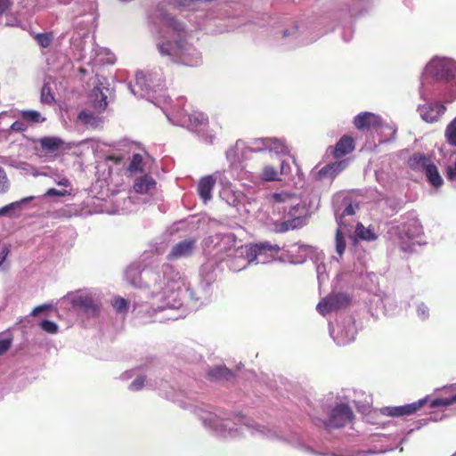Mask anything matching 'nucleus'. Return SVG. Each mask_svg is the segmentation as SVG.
Here are the masks:
<instances>
[{
	"label": "nucleus",
	"instance_id": "20e7f679",
	"mask_svg": "<svg viewBox=\"0 0 456 456\" xmlns=\"http://www.w3.org/2000/svg\"><path fill=\"white\" fill-rule=\"evenodd\" d=\"M263 210L277 232L298 229L306 224L305 206L297 202L295 196L287 191L268 194Z\"/></svg>",
	"mask_w": 456,
	"mask_h": 456
},
{
	"label": "nucleus",
	"instance_id": "c9c22d12",
	"mask_svg": "<svg viewBox=\"0 0 456 456\" xmlns=\"http://www.w3.org/2000/svg\"><path fill=\"white\" fill-rule=\"evenodd\" d=\"M355 233L357 237L362 240H365L368 241L374 240L376 239V235L372 230L370 228H365L362 224L358 223L355 228Z\"/></svg>",
	"mask_w": 456,
	"mask_h": 456
},
{
	"label": "nucleus",
	"instance_id": "2eb2a0df",
	"mask_svg": "<svg viewBox=\"0 0 456 456\" xmlns=\"http://www.w3.org/2000/svg\"><path fill=\"white\" fill-rule=\"evenodd\" d=\"M222 21L223 17L216 18L210 13L196 15L194 20L199 28L207 29L211 33H224L233 30L235 28L233 24H228Z\"/></svg>",
	"mask_w": 456,
	"mask_h": 456
},
{
	"label": "nucleus",
	"instance_id": "a19ab883",
	"mask_svg": "<svg viewBox=\"0 0 456 456\" xmlns=\"http://www.w3.org/2000/svg\"><path fill=\"white\" fill-rule=\"evenodd\" d=\"M445 136L451 145L456 146V117L447 126L445 130Z\"/></svg>",
	"mask_w": 456,
	"mask_h": 456
},
{
	"label": "nucleus",
	"instance_id": "e2e57ef3",
	"mask_svg": "<svg viewBox=\"0 0 456 456\" xmlns=\"http://www.w3.org/2000/svg\"><path fill=\"white\" fill-rule=\"evenodd\" d=\"M10 252L9 247L4 245L0 252V267L3 266L4 260L6 259L8 254Z\"/></svg>",
	"mask_w": 456,
	"mask_h": 456
},
{
	"label": "nucleus",
	"instance_id": "8fccbe9b",
	"mask_svg": "<svg viewBox=\"0 0 456 456\" xmlns=\"http://www.w3.org/2000/svg\"><path fill=\"white\" fill-rule=\"evenodd\" d=\"M380 411L383 415H387V416H392V417H401L402 416L401 406L383 407L380 410Z\"/></svg>",
	"mask_w": 456,
	"mask_h": 456
},
{
	"label": "nucleus",
	"instance_id": "58836bf2",
	"mask_svg": "<svg viewBox=\"0 0 456 456\" xmlns=\"http://www.w3.org/2000/svg\"><path fill=\"white\" fill-rule=\"evenodd\" d=\"M111 305L118 314H126L128 309L127 301L119 296H116L112 298Z\"/></svg>",
	"mask_w": 456,
	"mask_h": 456
},
{
	"label": "nucleus",
	"instance_id": "3c124183",
	"mask_svg": "<svg viewBox=\"0 0 456 456\" xmlns=\"http://www.w3.org/2000/svg\"><path fill=\"white\" fill-rule=\"evenodd\" d=\"M145 377L139 376L128 386V389L132 392L140 391L145 385Z\"/></svg>",
	"mask_w": 456,
	"mask_h": 456
},
{
	"label": "nucleus",
	"instance_id": "79ce46f5",
	"mask_svg": "<svg viewBox=\"0 0 456 456\" xmlns=\"http://www.w3.org/2000/svg\"><path fill=\"white\" fill-rule=\"evenodd\" d=\"M212 175L215 177V183L218 182L224 189L230 188L231 181L226 175L225 171H216Z\"/></svg>",
	"mask_w": 456,
	"mask_h": 456
},
{
	"label": "nucleus",
	"instance_id": "f704fd0d",
	"mask_svg": "<svg viewBox=\"0 0 456 456\" xmlns=\"http://www.w3.org/2000/svg\"><path fill=\"white\" fill-rule=\"evenodd\" d=\"M78 119L86 124V125H88V126H97L98 122H99V118L97 115H95L94 113L91 112V111H87V110H82L79 114H78Z\"/></svg>",
	"mask_w": 456,
	"mask_h": 456
},
{
	"label": "nucleus",
	"instance_id": "5701e85b",
	"mask_svg": "<svg viewBox=\"0 0 456 456\" xmlns=\"http://www.w3.org/2000/svg\"><path fill=\"white\" fill-rule=\"evenodd\" d=\"M354 141L350 136L344 135L336 143L333 150V156L335 159H339L354 151Z\"/></svg>",
	"mask_w": 456,
	"mask_h": 456
},
{
	"label": "nucleus",
	"instance_id": "2f4dec72",
	"mask_svg": "<svg viewBox=\"0 0 456 456\" xmlns=\"http://www.w3.org/2000/svg\"><path fill=\"white\" fill-rule=\"evenodd\" d=\"M426 177L428 181L434 186V187H440L443 184V178L441 177L438 169L436 165L431 163L428 165L424 171Z\"/></svg>",
	"mask_w": 456,
	"mask_h": 456
},
{
	"label": "nucleus",
	"instance_id": "ea45409f",
	"mask_svg": "<svg viewBox=\"0 0 456 456\" xmlns=\"http://www.w3.org/2000/svg\"><path fill=\"white\" fill-rule=\"evenodd\" d=\"M142 156L139 153L133 155L132 159L128 165L127 171L135 173L142 170Z\"/></svg>",
	"mask_w": 456,
	"mask_h": 456
},
{
	"label": "nucleus",
	"instance_id": "423d86ee",
	"mask_svg": "<svg viewBox=\"0 0 456 456\" xmlns=\"http://www.w3.org/2000/svg\"><path fill=\"white\" fill-rule=\"evenodd\" d=\"M128 89L134 95L146 98L160 108L162 102L167 103L170 101L166 95L165 80L160 69L148 72L138 71L135 75V83L128 84Z\"/></svg>",
	"mask_w": 456,
	"mask_h": 456
},
{
	"label": "nucleus",
	"instance_id": "0eeeda50",
	"mask_svg": "<svg viewBox=\"0 0 456 456\" xmlns=\"http://www.w3.org/2000/svg\"><path fill=\"white\" fill-rule=\"evenodd\" d=\"M358 208V203L345 202V207L343 209L338 208L335 210L336 221L338 226L335 238L336 252L339 256H342L346 249L345 235L347 232L348 226L347 218H351L355 214V210Z\"/></svg>",
	"mask_w": 456,
	"mask_h": 456
},
{
	"label": "nucleus",
	"instance_id": "dca6fc26",
	"mask_svg": "<svg viewBox=\"0 0 456 456\" xmlns=\"http://www.w3.org/2000/svg\"><path fill=\"white\" fill-rule=\"evenodd\" d=\"M446 107L439 102H428L418 107L420 118L427 123H435L444 114Z\"/></svg>",
	"mask_w": 456,
	"mask_h": 456
},
{
	"label": "nucleus",
	"instance_id": "37998d69",
	"mask_svg": "<svg viewBox=\"0 0 456 456\" xmlns=\"http://www.w3.org/2000/svg\"><path fill=\"white\" fill-rule=\"evenodd\" d=\"M220 196L230 206H235L238 201L237 196L232 191L230 188L223 189V191L220 192Z\"/></svg>",
	"mask_w": 456,
	"mask_h": 456
},
{
	"label": "nucleus",
	"instance_id": "338daca9",
	"mask_svg": "<svg viewBox=\"0 0 456 456\" xmlns=\"http://www.w3.org/2000/svg\"><path fill=\"white\" fill-rule=\"evenodd\" d=\"M353 37V30L348 28L344 29L343 38L346 42H348Z\"/></svg>",
	"mask_w": 456,
	"mask_h": 456
},
{
	"label": "nucleus",
	"instance_id": "f257e3e1",
	"mask_svg": "<svg viewBox=\"0 0 456 456\" xmlns=\"http://www.w3.org/2000/svg\"><path fill=\"white\" fill-rule=\"evenodd\" d=\"M161 395L167 400L176 403L183 409L192 411L201 420L203 426L216 436L224 438H238L243 435L244 429L255 436L276 439L303 450L316 456H367L377 453L375 451H357L356 452H331L329 448L316 442L305 444L302 436L297 432H290L288 436L281 434L274 428H268L255 420L240 414H230L221 410L212 411V407L198 404L194 393L184 390L177 391L167 381H160L158 387Z\"/></svg>",
	"mask_w": 456,
	"mask_h": 456
},
{
	"label": "nucleus",
	"instance_id": "680f3d73",
	"mask_svg": "<svg viewBox=\"0 0 456 456\" xmlns=\"http://www.w3.org/2000/svg\"><path fill=\"white\" fill-rule=\"evenodd\" d=\"M11 5V0H0V16L8 11Z\"/></svg>",
	"mask_w": 456,
	"mask_h": 456
},
{
	"label": "nucleus",
	"instance_id": "b1692460",
	"mask_svg": "<svg viewBox=\"0 0 456 456\" xmlns=\"http://www.w3.org/2000/svg\"><path fill=\"white\" fill-rule=\"evenodd\" d=\"M156 187L155 180L149 175L137 178L134 184V190L140 194L149 193Z\"/></svg>",
	"mask_w": 456,
	"mask_h": 456
},
{
	"label": "nucleus",
	"instance_id": "052dcab7",
	"mask_svg": "<svg viewBox=\"0 0 456 456\" xmlns=\"http://www.w3.org/2000/svg\"><path fill=\"white\" fill-rule=\"evenodd\" d=\"M316 272L319 282H322L326 279V268L324 265H317Z\"/></svg>",
	"mask_w": 456,
	"mask_h": 456
},
{
	"label": "nucleus",
	"instance_id": "bf43d9fd",
	"mask_svg": "<svg viewBox=\"0 0 456 456\" xmlns=\"http://www.w3.org/2000/svg\"><path fill=\"white\" fill-rule=\"evenodd\" d=\"M446 178L450 181H456V161L447 167L446 168Z\"/></svg>",
	"mask_w": 456,
	"mask_h": 456
},
{
	"label": "nucleus",
	"instance_id": "6e6552de",
	"mask_svg": "<svg viewBox=\"0 0 456 456\" xmlns=\"http://www.w3.org/2000/svg\"><path fill=\"white\" fill-rule=\"evenodd\" d=\"M354 412L346 403H339L333 407L327 419H314L316 426H322L326 429L341 428L351 423Z\"/></svg>",
	"mask_w": 456,
	"mask_h": 456
},
{
	"label": "nucleus",
	"instance_id": "603ef678",
	"mask_svg": "<svg viewBox=\"0 0 456 456\" xmlns=\"http://www.w3.org/2000/svg\"><path fill=\"white\" fill-rule=\"evenodd\" d=\"M417 315L422 321L427 320L429 317V308L428 305L424 303H419L417 305Z\"/></svg>",
	"mask_w": 456,
	"mask_h": 456
},
{
	"label": "nucleus",
	"instance_id": "7ed1b4c3",
	"mask_svg": "<svg viewBox=\"0 0 456 456\" xmlns=\"http://www.w3.org/2000/svg\"><path fill=\"white\" fill-rule=\"evenodd\" d=\"M420 97L444 96L446 102L456 99V61L448 57L432 58L425 66L421 76Z\"/></svg>",
	"mask_w": 456,
	"mask_h": 456
},
{
	"label": "nucleus",
	"instance_id": "4468645a",
	"mask_svg": "<svg viewBox=\"0 0 456 456\" xmlns=\"http://www.w3.org/2000/svg\"><path fill=\"white\" fill-rule=\"evenodd\" d=\"M397 230L403 250L408 249L406 240H411L417 239L423 233V227L420 222L414 216L408 217L405 222L397 227Z\"/></svg>",
	"mask_w": 456,
	"mask_h": 456
},
{
	"label": "nucleus",
	"instance_id": "e433bc0d",
	"mask_svg": "<svg viewBox=\"0 0 456 456\" xmlns=\"http://www.w3.org/2000/svg\"><path fill=\"white\" fill-rule=\"evenodd\" d=\"M456 403V394L444 398H436L430 402L431 408H445Z\"/></svg>",
	"mask_w": 456,
	"mask_h": 456
},
{
	"label": "nucleus",
	"instance_id": "473e14b6",
	"mask_svg": "<svg viewBox=\"0 0 456 456\" xmlns=\"http://www.w3.org/2000/svg\"><path fill=\"white\" fill-rule=\"evenodd\" d=\"M20 115L23 121L31 124L43 123L45 120L39 111L34 110H23Z\"/></svg>",
	"mask_w": 456,
	"mask_h": 456
},
{
	"label": "nucleus",
	"instance_id": "1a4fd4ad",
	"mask_svg": "<svg viewBox=\"0 0 456 456\" xmlns=\"http://www.w3.org/2000/svg\"><path fill=\"white\" fill-rule=\"evenodd\" d=\"M249 259L255 264H268L273 261L280 252L281 248L277 244L269 241H262L249 245Z\"/></svg>",
	"mask_w": 456,
	"mask_h": 456
},
{
	"label": "nucleus",
	"instance_id": "49530a36",
	"mask_svg": "<svg viewBox=\"0 0 456 456\" xmlns=\"http://www.w3.org/2000/svg\"><path fill=\"white\" fill-rule=\"evenodd\" d=\"M53 101V96L51 93V88L47 83H45L41 89V102L43 103H51Z\"/></svg>",
	"mask_w": 456,
	"mask_h": 456
},
{
	"label": "nucleus",
	"instance_id": "a18cd8bd",
	"mask_svg": "<svg viewBox=\"0 0 456 456\" xmlns=\"http://www.w3.org/2000/svg\"><path fill=\"white\" fill-rule=\"evenodd\" d=\"M40 327L43 330L50 334H55L58 332V325L52 321L44 320L40 322Z\"/></svg>",
	"mask_w": 456,
	"mask_h": 456
},
{
	"label": "nucleus",
	"instance_id": "72a5a7b5",
	"mask_svg": "<svg viewBox=\"0 0 456 456\" xmlns=\"http://www.w3.org/2000/svg\"><path fill=\"white\" fill-rule=\"evenodd\" d=\"M428 402V397L418 400L417 402L401 405L402 416L411 415L419 411Z\"/></svg>",
	"mask_w": 456,
	"mask_h": 456
},
{
	"label": "nucleus",
	"instance_id": "6ab92c4d",
	"mask_svg": "<svg viewBox=\"0 0 456 456\" xmlns=\"http://www.w3.org/2000/svg\"><path fill=\"white\" fill-rule=\"evenodd\" d=\"M354 125L360 130L377 128L382 126V118L371 112H362L354 118Z\"/></svg>",
	"mask_w": 456,
	"mask_h": 456
},
{
	"label": "nucleus",
	"instance_id": "bb28decb",
	"mask_svg": "<svg viewBox=\"0 0 456 456\" xmlns=\"http://www.w3.org/2000/svg\"><path fill=\"white\" fill-rule=\"evenodd\" d=\"M432 162L430 158L423 153H414L408 160V164L411 169L425 171L427 167Z\"/></svg>",
	"mask_w": 456,
	"mask_h": 456
},
{
	"label": "nucleus",
	"instance_id": "0e129e2a",
	"mask_svg": "<svg viewBox=\"0 0 456 456\" xmlns=\"http://www.w3.org/2000/svg\"><path fill=\"white\" fill-rule=\"evenodd\" d=\"M297 248V249H298L301 253H303V255L301 256L302 259H301L299 262H304V261H305V256H306V252H307V250H308V248H307L306 246H305V245H303V246H298V247L295 245V246H293V247H292L291 252H293V251H294V248Z\"/></svg>",
	"mask_w": 456,
	"mask_h": 456
},
{
	"label": "nucleus",
	"instance_id": "ddd939ff",
	"mask_svg": "<svg viewBox=\"0 0 456 456\" xmlns=\"http://www.w3.org/2000/svg\"><path fill=\"white\" fill-rule=\"evenodd\" d=\"M74 308L83 311L87 316H96L101 310V304L87 293H77L68 296Z\"/></svg>",
	"mask_w": 456,
	"mask_h": 456
},
{
	"label": "nucleus",
	"instance_id": "412c9836",
	"mask_svg": "<svg viewBox=\"0 0 456 456\" xmlns=\"http://www.w3.org/2000/svg\"><path fill=\"white\" fill-rule=\"evenodd\" d=\"M347 162L346 160L335 161L324 166L317 174V179L328 178L332 181L342 170L346 168Z\"/></svg>",
	"mask_w": 456,
	"mask_h": 456
},
{
	"label": "nucleus",
	"instance_id": "9b49d317",
	"mask_svg": "<svg viewBox=\"0 0 456 456\" xmlns=\"http://www.w3.org/2000/svg\"><path fill=\"white\" fill-rule=\"evenodd\" d=\"M351 303V297L345 292H332L322 298L316 306L322 315L346 308Z\"/></svg>",
	"mask_w": 456,
	"mask_h": 456
},
{
	"label": "nucleus",
	"instance_id": "39448f33",
	"mask_svg": "<svg viewBox=\"0 0 456 456\" xmlns=\"http://www.w3.org/2000/svg\"><path fill=\"white\" fill-rule=\"evenodd\" d=\"M183 99H178L175 106L161 107L167 119L175 126H183L195 133L206 143L212 144L216 134L208 129V118L203 112L193 110L184 111L180 105Z\"/></svg>",
	"mask_w": 456,
	"mask_h": 456
},
{
	"label": "nucleus",
	"instance_id": "393cba45",
	"mask_svg": "<svg viewBox=\"0 0 456 456\" xmlns=\"http://www.w3.org/2000/svg\"><path fill=\"white\" fill-rule=\"evenodd\" d=\"M240 244V242L237 241L236 236L233 233H224L220 238L217 250L226 256L228 255V251H232L230 248H235V247H239Z\"/></svg>",
	"mask_w": 456,
	"mask_h": 456
},
{
	"label": "nucleus",
	"instance_id": "864d4df0",
	"mask_svg": "<svg viewBox=\"0 0 456 456\" xmlns=\"http://www.w3.org/2000/svg\"><path fill=\"white\" fill-rule=\"evenodd\" d=\"M8 129H10V133L11 132H18V133H21V132H25L27 131L28 129V126L24 123L23 120H16L15 122H13L9 127Z\"/></svg>",
	"mask_w": 456,
	"mask_h": 456
},
{
	"label": "nucleus",
	"instance_id": "a878e982",
	"mask_svg": "<svg viewBox=\"0 0 456 456\" xmlns=\"http://www.w3.org/2000/svg\"><path fill=\"white\" fill-rule=\"evenodd\" d=\"M232 377V371L224 365L215 366L208 372V378L211 381L229 380Z\"/></svg>",
	"mask_w": 456,
	"mask_h": 456
},
{
	"label": "nucleus",
	"instance_id": "69168bd1",
	"mask_svg": "<svg viewBox=\"0 0 456 456\" xmlns=\"http://www.w3.org/2000/svg\"><path fill=\"white\" fill-rule=\"evenodd\" d=\"M46 308H48V305H38L37 307H35L32 312H31V315L32 316H36L37 314H39L40 313H42L44 310H45Z\"/></svg>",
	"mask_w": 456,
	"mask_h": 456
},
{
	"label": "nucleus",
	"instance_id": "cd10ccee",
	"mask_svg": "<svg viewBox=\"0 0 456 456\" xmlns=\"http://www.w3.org/2000/svg\"><path fill=\"white\" fill-rule=\"evenodd\" d=\"M268 151L270 153H274L277 156H284L289 154V149L283 139L270 137L268 143Z\"/></svg>",
	"mask_w": 456,
	"mask_h": 456
},
{
	"label": "nucleus",
	"instance_id": "4be33fe9",
	"mask_svg": "<svg viewBox=\"0 0 456 456\" xmlns=\"http://www.w3.org/2000/svg\"><path fill=\"white\" fill-rule=\"evenodd\" d=\"M215 184V177L210 175H206L200 180L197 191L200 198L205 204L212 200V191Z\"/></svg>",
	"mask_w": 456,
	"mask_h": 456
},
{
	"label": "nucleus",
	"instance_id": "09e8293b",
	"mask_svg": "<svg viewBox=\"0 0 456 456\" xmlns=\"http://www.w3.org/2000/svg\"><path fill=\"white\" fill-rule=\"evenodd\" d=\"M36 39L39 45L46 48L51 45L53 37L48 33H41L36 36Z\"/></svg>",
	"mask_w": 456,
	"mask_h": 456
},
{
	"label": "nucleus",
	"instance_id": "7c9ffc66",
	"mask_svg": "<svg viewBox=\"0 0 456 456\" xmlns=\"http://www.w3.org/2000/svg\"><path fill=\"white\" fill-rule=\"evenodd\" d=\"M270 137L254 138L248 142L246 149L251 152H263L268 151Z\"/></svg>",
	"mask_w": 456,
	"mask_h": 456
},
{
	"label": "nucleus",
	"instance_id": "4d7b16f0",
	"mask_svg": "<svg viewBox=\"0 0 456 456\" xmlns=\"http://www.w3.org/2000/svg\"><path fill=\"white\" fill-rule=\"evenodd\" d=\"M69 194L70 193L65 189L56 190V189L51 188V189L47 190V191L45 192V195L46 197H53V196L63 197V196L69 195Z\"/></svg>",
	"mask_w": 456,
	"mask_h": 456
},
{
	"label": "nucleus",
	"instance_id": "4c0bfd02",
	"mask_svg": "<svg viewBox=\"0 0 456 456\" xmlns=\"http://www.w3.org/2000/svg\"><path fill=\"white\" fill-rule=\"evenodd\" d=\"M260 176H261L262 180L266 181V182L281 180L277 170L270 165L265 166L263 168V171H262Z\"/></svg>",
	"mask_w": 456,
	"mask_h": 456
},
{
	"label": "nucleus",
	"instance_id": "aec40b11",
	"mask_svg": "<svg viewBox=\"0 0 456 456\" xmlns=\"http://www.w3.org/2000/svg\"><path fill=\"white\" fill-rule=\"evenodd\" d=\"M304 34L305 30H302L298 26H295L290 29L283 30L282 37L288 39V44L291 47L304 45L316 40V37L307 39L304 37Z\"/></svg>",
	"mask_w": 456,
	"mask_h": 456
},
{
	"label": "nucleus",
	"instance_id": "c756f323",
	"mask_svg": "<svg viewBox=\"0 0 456 456\" xmlns=\"http://www.w3.org/2000/svg\"><path fill=\"white\" fill-rule=\"evenodd\" d=\"M41 148L47 152H54L58 151L62 145L63 141L55 136H45L39 140Z\"/></svg>",
	"mask_w": 456,
	"mask_h": 456
},
{
	"label": "nucleus",
	"instance_id": "13d9d810",
	"mask_svg": "<svg viewBox=\"0 0 456 456\" xmlns=\"http://www.w3.org/2000/svg\"><path fill=\"white\" fill-rule=\"evenodd\" d=\"M102 53H104L105 57L101 58V61L108 63V64H113L116 61V56L113 53L110 52L107 49H103Z\"/></svg>",
	"mask_w": 456,
	"mask_h": 456
},
{
	"label": "nucleus",
	"instance_id": "f03ea898",
	"mask_svg": "<svg viewBox=\"0 0 456 456\" xmlns=\"http://www.w3.org/2000/svg\"><path fill=\"white\" fill-rule=\"evenodd\" d=\"M125 276L132 286L145 289L144 293L149 297H159V304L149 314L151 316L158 313L166 314L154 321H175L184 317L185 310L182 309L183 292L191 301L202 299L187 285L185 278L168 264L143 268L140 264H132L126 270Z\"/></svg>",
	"mask_w": 456,
	"mask_h": 456
},
{
	"label": "nucleus",
	"instance_id": "c85d7f7f",
	"mask_svg": "<svg viewBox=\"0 0 456 456\" xmlns=\"http://www.w3.org/2000/svg\"><path fill=\"white\" fill-rule=\"evenodd\" d=\"M246 149V142L242 140H238L235 144L226 151V159L231 165L240 161V153Z\"/></svg>",
	"mask_w": 456,
	"mask_h": 456
},
{
	"label": "nucleus",
	"instance_id": "5fc2aeb1",
	"mask_svg": "<svg viewBox=\"0 0 456 456\" xmlns=\"http://www.w3.org/2000/svg\"><path fill=\"white\" fill-rule=\"evenodd\" d=\"M9 188V181L5 171L0 167V192H4Z\"/></svg>",
	"mask_w": 456,
	"mask_h": 456
},
{
	"label": "nucleus",
	"instance_id": "de8ad7c7",
	"mask_svg": "<svg viewBox=\"0 0 456 456\" xmlns=\"http://www.w3.org/2000/svg\"><path fill=\"white\" fill-rule=\"evenodd\" d=\"M31 198H26L21 200L20 201L12 202L9 205L4 206V208H0V216H6L9 215L12 210H14L16 208H18L21 203L27 202Z\"/></svg>",
	"mask_w": 456,
	"mask_h": 456
},
{
	"label": "nucleus",
	"instance_id": "f8f14e48",
	"mask_svg": "<svg viewBox=\"0 0 456 456\" xmlns=\"http://www.w3.org/2000/svg\"><path fill=\"white\" fill-rule=\"evenodd\" d=\"M231 249L232 251H228V255L225 256L224 260L232 272H240L252 263L249 259V245L240 244L239 247Z\"/></svg>",
	"mask_w": 456,
	"mask_h": 456
},
{
	"label": "nucleus",
	"instance_id": "f3484780",
	"mask_svg": "<svg viewBox=\"0 0 456 456\" xmlns=\"http://www.w3.org/2000/svg\"><path fill=\"white\" fill-rule=\"evenodd\" d=\"M196 248V240L193 239H185L174 245L167 255L168 260H177L190 256Z\"/></svg>",
	"mask_w": 456,
	"mask_h": 456
},
{
	"label": "nucleus",
	"instance_id": "774afa93",
	"mask_svg": "<svg viewBox=\"0 0 456 456\" xmlns=\"http://www.w3.org/2000/svg\"><path fill=\"white\" fill-rule=\"evenodd\" d=\"M289 170V164H286L284 161H282L281 163V174H286V173H288Z\"/></svg>",
	"mask_w": 456,
	"mask_h": 456
},
{
	"label": "nucleus",
	"instance_id": "9d476101",
	"mask_svg": "<svg viewBox=\"0 0 456 456\" xmlns=\"http://www.w3.org/2000/svg\"><path fill=\"white\" fill-rule=\"evenodd\" d=\"M330 334L338 346H346L354 340L356 328L352 317L338 322L336 327L330 326Z\"/></svg>",
	"mask_w": 456,
	"mask_h": 456
},
{
	"label": "nucleus",
	"instance_id": "6e6d98bb",
	"mask_svg": "<svg viewBox=\"0 0 456 456\" xmlns=\"http://www.w3.org/2000/svg\"><path fill=\"white\" fill-rule=\"evenodd\" d=\"M12 338L10 337H0V355L4 354L11 346Z\"/></svg>",
	"mask_w": 456,
	"mask_h": 456
},
{
	"label": "nucleus",
	"instance_id": "a211bd4d",
	"mask_svg": "<svg viewBox=\"0 0 456 456\" xmlns=\"http://www.w3.org/2000/svg\"><path fill=\"white\" fill-rule=\"evenodd\" d=\"M110 89L102 86V83L97 85L90 94V102L97 113L104 111L108 105V96Z\"/></svg>",
	"mask_w": 456,
	"mask_h": 456
},
{
	"label": "nucleus",
	"instance_id": "c03bdc74",
	"mask_svg": "<svg viewBox=\"0 0 456 456\" xmlns=\"http://www.w3.org/2000/svg\"><path fill=\"white\" fill-rule=\"evenodd\" d=\"M51 173H52V175L50 176L53 178V182L57 185H61L63 187L70 186V181L66 176H64L62 174H60L57 172H51Z\"/></svg>",
	"mask_w": 456,
	"mask_h": 456
}]
</instances>
